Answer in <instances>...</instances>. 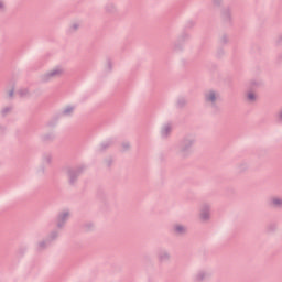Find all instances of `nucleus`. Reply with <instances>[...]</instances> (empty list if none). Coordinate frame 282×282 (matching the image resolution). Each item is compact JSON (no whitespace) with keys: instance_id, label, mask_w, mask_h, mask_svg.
<instances>
[{"instance_id":"6","label":"nucleus","mask_w":282,"mask_h":282,"mask_svg":"<svg viewBox=\"0 0 282 282\" xmlns=\"http://www.w3.org/2000/svg\"><path fill=\"white\" fill-rule=\"evenodd\" d=\"M3 8V3L0 1V10Z\"/></svg>"},{"instance_id":"4","label":"nucleus","mask_w":282,"mask_h":282,"mask_svg":"<svg viewBox=\"0 0 282 282\" xmlns=\"http://www.w3.org/2000/svg\"><path fill=\"white\" fill-rule=\"evenodd\" d=\"M273 204H274V206H281L282 199L281 198H274Z\"/></svg>"},{"instance_id":"1","label":"nucleus","mask_w":282,"mask_h":282,"mask_svg":"<svg viewBox=\"0 0 282 282\" xmlns=\"http://www.w3.org/2000/svg\"><path fill=\"white\" fill-rule=\"evenodd\" d=\"M63 74V68H54L53 70L46 73L43 76V80H50V78H55V76H61Z\"/></svg>"},{"instance_id":"3","label":"nucleus","mask_w":282,"mask_h":282,"mask_svg":"<svg viewBox=\"0 0 282 282\" xmlns=\"http://www.w3.org/2000/svg\"><path fill=\"white\" fill-rule=\"evenodd\" d=\"M247 98L249 102H254V100H257V95L254 93H248Z\"/></svg>"},{"instance_id":"5","label":"nucleus","mask_w":282,"mask_h":282,"mask_svg":"<svg viewBox=\"0 0 282 282\" xmlns=\"http://www.w3.org/2000/svg\"><path fill=\"white\" fill-rule=\"evenodd\" d=\"M176 230H177V232H183L184 227H182V226H177V227H176Z\"/></svg>"},{"instance_id":"2","label":"nucleus","mask_w":282,"mask_h":282,"mask_svg":"<svg viewBox=\"0 0 282 282\" xmlns=\"http://www.w3.org/2000/svg\"><path fill=\"white\" fill-rule=\"evenodd\" d=\"M206 98L208 102H215V100H217V94H215V91H209L207 93Z\"/></svg>"}]
</instances>
